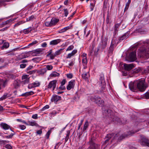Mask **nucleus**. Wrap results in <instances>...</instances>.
Instances as JSON below:
<instances>
[{"mask_svg": "<svg viewBox=\"0 0 149 149\" xmlns=\"http://www.w3.org/2000/svg\"><path fill=\"white\" fill-rule=\"evenodd\" d=\"M137 54L140 58L148 59L149 58V47L147 49L144 47H140L138 50Z\"/></svg>", "mask_w": 149, "mask_h": 149, "instance_id": "1", "label": "nucleus"}, {"mask_svg": "<svg viewBox=\"0 0 149 149\" xmlns=\"http://www.w3.org/2000/svg\"><path fill=\"white\" fill-rule=\"evenodd\" d=\"M145 81L142 80H138L135 81V84L137 85V89L140 91H144L146 89V87L144 84Z\"/></svg>", "mask_w": 149, "mask_h": 149, "instance_id": "2", "label": "nucleus"}, {"mask_svg": "<svg viewBox=\"0 0 149 149\" xmlns=\"http://www.w3.org/2000/svg\"><path fill=\"white\" fill-rule=\"evenodd\" d=\"M59 19L55 18H52L50 21H48L46 19L45 22L46 26L49 27L55 25L58 21Z\"/></svg>", "mask_w": 149, "mask_h": 149, "instance_id": "3", "label": "nucleus"}, {"mask_svg": "<svg viewBox=\"0 0 149 149\" xmlns=\"http://www.w3.org/2000/svg\"><path fill=\"white\" fill-rule=\"evenodd\" d=\"M131 133L130 132H128L127 133H125L123 134L121 136L118 137V134H116L114 136L113 138L114 139H117V141H120L123 139L125 138V137L128 136L131 134Z\"/></svg>", "mask_w": 149, "mask_h": 149, "instance_id": "4", "label": "nucleus"}, {"mask_svg": "<svg viewBox=\"0 0 149 149\" xmlns=\"http://www.w3.org/2000/svg\"><path fill=\"white\" fill-rule=\"evenodd\" d=\"M136 51H134L131 53L128 57V61L130 62H133L136 59Z\"/></svg>", "mask_w": 149, "mask_h": 149, "instance_id": "5", "label": "nucleus"}, {"mask_svg": "<svg viewBox=\"0 0 149 149\" xmlns=\"http://www.w3.org/2000/svg\"><path fill=\"white\" fill-rule=\"evenodd\" d=\"M57 80H54L50 81L47 86V89L52 88V91H54L56 87Z\"/></svg>", "mask_w": 149, "mask_h": 149, "instance_id": "6", "label": "nucleus"}, {"mask_svg": "<svg viewBox=\"0 0 149 149\" xmlns=\"http://www.w3.org/2000/svg\"><path fill=\"white\" fill-rule=\"evenodd\" d=\"M93 101L96 104H97L99 106L100 105H103L104 104L103 100L100 97H95L93 99Z\"/></svg>", "mask_w": 149, "mask_h": 149, "instance_id": "7", "label": "nucleus"}, {"mask_svg": "<svg viewBox=\"0 0 149 149\" xmlns=\"http://www.w3.org/2000/svg\"><path fill=\"white\" fill-rule=\"evenodd\" d=\"M129 87L131 91L135 92L137 89V85H136L135 83V81L134 82H130L129 84Z\"/></svg>", "mask_w": 149, "mask_h": 149, "instance_id": "8", "label": "nucleus"}, {"mask_svg": "<svg viewBox=\"0 0 149 149\" xmlns=\"http://www.w3.org/2000/svg\"><path fill=\"white\" fill-rule=\"evenodd\" d=\"M107 38L102 40V42L100 44V48L102 50H103L106 47L107 45Z\"/></svg>", "mask_w": 149, "mask_h": 149, "instance_id": "9", "label": "nucleus"}, {"mask_svg": "<svg viewBox=\"0 0 149 149\" xmlns=\"http://www.w3.org/2000/svg\"><path fill=\"white\" fill-rule=\"evenodd\" d=\"M43 49L40 48L37 49L32 52V55L33 56H38L42 52Z\"/></svg>", "mask_w": 149, "mask_h": 149, "instance_id": "10", "label": "nucleus"}, {"mask_svg": "<svg viewBox=\"0 0 149 149\" xmlns=\"http://www.w3.org/2000/svg\"><path fill=\"white\" fill-rule=\"evenodd\" d=\"M75 85V81L72 80L69 82L68 84L67 87V89L68 90H70L71 88H74Z\"/></svg>", "mask_w": 149, "mask_h": 149, "instance_id": "11", "label": "nucleus"}, {"mask_svg": "<svg viewBox=\"0 0 149 149\" xmlns=\"http://www.w3.org/2000/svg\"><path fill=\"white\" fill-rule=\"evenodd\" d=\"M83 73L82 74V77L83 79L86 80H88L90 77L88 71L86 72L85 70H83Z\"/></svg>", "mask_w": 149, "mask_h": 149, "instance_id": "12", "label": "nucleus"}, {"mask_svg": "<svg viewBox=\"0 0 149 149\" xmlns=\"http://www.w3.org/2000/svg\"><path fill=\"white\" fill-rule=\"evenodd\" d=\"M125 69L127 71H129L134 67V66L132 64H127L125 63L124 65Z\"/></svg>", "mask_w": 149, "mask_h": 149, "instance_id": "13", "label": "nucleus"}, {"mask_svg": "<svg viewBox=\"0 0 149 149\" xmlns=\"http://www.w3.org/2000/svg\"><path fill=\"white\" fill-rule=\"evenodd\" d=\"M141 144L143 146H147L149 147V140L146 138H143L141 139Z\"/></svg>", "mask_w": 149, "mask_h": 149, "instance_id": "14", "label": "nucleus"}, {"mask_svg": "<svg viewBox=\"0 0 149 149\" xmlns=\"http://www.w3.org/2000/svg\"><path fill=\"white\" fill-rule=\"evenodd\" d=\"M89 149H97V145L91 139L88 142Z\"/></svg>", "mask_w": 149, "mask_h": 149, "instance_id": "15", "label": "nucleus"}, {"mask_svg": "<svg viewBox=\"0 0 149 149\" xmlns=\"http://www.w3.org/2000/svg\"><path fill=\"white\" fill-rule=\"evenodd\" d=\"M61 99V96L55 95L52 96L51 99V101L52 102H54V103H56L58 101Z\"/></svg>", "mask_w": 149, "mask_h": 149, "instance_id": "16", "label": "nucleus"}, {"mask_svg": "<svg viewBox=\"0 0 149 149\" xmlns=\"http://www.w3.org/2000/svg\"><path fill=\"white\" fill-rule=\"evenodd\" d=\"M61 41V40L60 39L53 40L50 42L49 44L50 45H56L60 42Z\"/></svg>", "mask_w": 149, "mask_h": 149, "instance_id": "17", "label": "nucleus"}, {"mask_svg": "<svg viewBox=\"0 0 149 149\" xmlns=\"http://www.w3.org/2000/svg\"><path fill=\"white\" fill-rule=\"evenodd\" d=\"M100 80L101 84L103 85V86L105 84V81L104 79V75L103 73H101L100 75Z\"/></svg>", "mask_w": 149, "mask_h": 149, "instance_id": "18", "label": "nucleus"}, {"mask_svg": "<svg viewBox=\"0 0 149 149\" xmlns=\"http://www.w3.org/2000/svg\"><path fill=\"white\" fill-rule=\"evenodd\" d=\"M0 126L3 129L5 130L8 129L10 127L9 125L4 123H1L0 124Z\"/></svg>", "mask_w": 149, "mask_h": 149, "instance_id": "19", "label": "nucleus"}, {"mask_svg": "<svg viewBox=\"0 0 149 149\" xmlns=\"http://www.w3.org/2000/svg\"><path fill=\"white\" fill-rule=\"evenodd\" d=\"M120 24L118 23L114 25V36H115L117 33L118 31L120 26Z\"/></svg>", "mask_w": 149, "mask_h": 149, "instance_id": "20", "label": "nucleus"}, {"mask_svg": "<svg viewBox=\"0 0 149 149\" xmlns=\"http://www.w3.org/2000/svg\"><path fill=\"white\" fill-rule=\"evenodd\" d=\"M34 93L32 91L26 92L25 93H23L21 95V96L23 97H27L29 95H31L34 94Z\"/></svg>", "mask_w": 149, "mask_h": 149, "instance_id": "21", "label": "nucleus"}, {"mask_svg": "<svg viewBox=\"0 0 149 149\" xmlns=\"http://www.w3.org/2000/svg\"><path fill=\"white\" fill-rule=\"evenodd\" d=\"M91 2L90 3V7L91 11H92L93 10L94 7L95 6L96 1L95 0H91Z\"/></svg>", "mask_w": 149, "mask_h": 149, "instance_id": "22", "label": "nucleus"}, {"mask_svg": "<svg viewBox=\"0 0 149 149\" xmlns=\"http://www.w3.org/2000/svg\"><path fill=\"white\" fill-rule=\"evenodd\" d=\"M113 134H108L104 138L105 141L104 143H106L109 141V140L113 136Z\"/></svg>", "mask_w": 149, "mask_h": 149, "instance_id": "23", "label": "nucleus"}, {"mask_svg": "<svg viewBox=\"0 0 149 149\" xmlns=\"http://www.w3.org/2000/svg\"><path fill=\"white\" fill-rule=\"evenodd\" d=\"M128 36L129 34L127 33H125L122 36L119 37L118 39L119 41L121 42V41L123 40L124 39H126L128 37Z\"/></svg>", "mask_w": 149, "mask_h": 149, "instance_id": "24", "label": "nucleus"}, {"mask_svg": "<svg viewBox=\"0 0 149 149\" xmlns=\"http://www.w3.org/2000/svg\"><path fill=\"white\" fill-rule=\"evenodd\" d=\"M77 52V50H74L71 52V53L69 54L67 56L66 58H70L72 56H73Z\"/></svg>", "mask_w": 149, "mask_h": 149, "instance_id": "25", "label": "nucleus"}, {"mask_svg": "<svg viewBox=\"0 0 149 149\" xmlns=\"http://www.w3.org/2000/svg\"><path fill=\"white\" fill-rule=\"evenodd\" d=\"M13 85L15 88H18L20 86V81L19 80H15L13 83Z\"/></svg>", "mask_w": 149, "mask_h": 149, "instance_id": "26", "label": "nucleus"}, {"mask_svg": "<svg viewBox=\"0 0 149 149\" xmlns=\"http://www.w3.org/2000/svg\"><path fill=\"white\" fill-rule=\"evenodd\" d=\"M32 30L31 27H29L26 29H24L23 30V32L25 34H28Z\"/></svg>", "mask_w": 149, "mask_h": 149, "instance_id": "27", "label": "nucleus"}, {"mask_svg": "<svg viewBox=\"0 0 149 149\" xmlns=\"http://www.w3.org/2000/svg\"><path fill=\"white\" fill-rule=\"evenodd\" d=\"M28 125H30L32 126H36L38 127V124L36 123L35 121H28Z\"/></svg>", "mask_w": 149, "mask_h": 149, "instance_id": "28", "label": "nucleus"}, {"mask_svg": "<svg viewBox=\"0 0 149 149\" xmlns=\"http://www.w3.org/2000/svg\"><path fill=\"white\" fill-rule=\"evenodd\" d=\"M9 46V44L8 42H5L3 43L2 46L1 47V49L2 50L4 48L7 49Z\"/></svg>", "mask_w": 149, "mask_h": 149, "instance_id": "29", "label": "nucleus"}, {"mask_svg": "<svg viewBox=\"0 0 149 149\" xmlns=\"http://www.w3.org/2000/svg\"><path fill=\"white\" fill-rule=\"evenodd\" d=\"M10 95H8V93H5L0 98V100H3L5 99L6 98L10 97Z\"/></svg>", "mask_w": 149, "mask_h": 149, "instance_id": "30", "label": "nucleus"}, {"mask_svg": "<svg viewBox=\"0 0 149 149\" xmlns=\"http://www.w3.org/2000/svg\"><path fill=\"white\" fill-rule=\"evenodd\" d=\"M60 76V74L56 72H53L50 74V76L51 77H59Z\"/></svg>", "mask_w": 149, "mask_h": 149, "instance_id": "31", "label": "nucleus"}, {"mask_svg": "<svg viewBox=\"0 0 149 149\" xmlns=\"http://www.w3.org/2000/svg\"><path fill=\"white\" fill-rule=\"evenodd\" d=\"M113 49L109 47L108 52V56H111L113 54Z\"/></svg>", "mask_w": 149, "mask_h": 149, "instance_id": "32", "label": "nucleus"}, {"mask_svg": "<svg viewBox=\"0 0 149 149\" xmlns=\"http://www.w3.org/2000/svg\"><path fill=\"white\" fill-rule=\"evenodd\" d=\"M70 133V132L69 130L67 131L65 139V142H66L68 141L69 138Z\"/></svg>", "mask_w": 149, "mask_h": 149, "instance_id": "33", "label": "nucleus"}, {"mask_svg": "<svg viewBox=\"0 0 149 149\" xmlns=\"http://www.w3.org/2000/svg\"><path fill=\"white\" fill-rule=\"evenodd\" d=\"M10 22V21L8 20L3 22L2 23L0 24V27H3L6 24H8Z\"/></svg>", "mask_w": 149, "mask_h": 149, "instance_id": "34", "label": "nucleus"}, {"mask_svg": "<svg viewBox=\"0 0 149 149\" xmlns=\"http://www.w3.org/2000/svg\"><path fill=\"white\" fill-rule=\"evenodd\" d=\"M105 113L108 117H109L111 115L112 113L110 109H107L105 110Z\"/></svg>", "mask_w": 149, "mask_h": 149, "instance_id": "35", "label": "nucleus"}, {"mask_svg": "<svg viewBox=\"0 0 149 149\" xmlns=\"http://www.w3.org/2000/svg\"><path fill=\"white\" fill-rule=\"evenodd\" d=\"M64 49H60L59 50L56 51L55 53V55L57 56L60 54L62 52V51Z\"/></svg>", "mask_w": 149, "mask_h": 149, "instance_id": "36", "label": "nucleus"}, {"mask_svg": "<svg viewBox=\"0 0 149 149\" xmlns=\"http://www.w3.org/2000/svg\"><path fill=\"white\" fill-rule=\"evenodd\" d=\"M88 121L87 120L85 122L83 130L84 131L86 130V129L88 128Z\"/></svg>", "mask_w": 149, "mask_h": 149, "instance_id": "37", "label": "nucleus"}, {"mask_svg": "<svg viewBox=\"0 0 149 149\" xmlns=\"http://www.w3.org/2000/svg\"><path fill=\"white\" fill-rule=\"evenodd\" d=\"M130 2L131 0H128L127 1V3L126 4V6L124 9V11H126L128 9L129 7Z\"/></svg>", "mask_w": 149, "mask_h": 149, "instance_id": "38", "label": "nucleus"}, {"mask_svg": "<svg viewBox=\"0 0 149 149\" xmlns=\"http://www.w3.org/2000/svg\"><path fill=\"white\" fill-rule=\"evenodd\" d=\"M87 57L83 58L82 60V63L83 65H86L87 64Z\"/></svg>", "mask_w": 149, "mask_h": 149, "instance_id": "39", "label": "nucleus"}, {"mask_svg": "<svg viewBox=\"0 0 149 149\" xmlns=\"http://www.w3.org/2000/svg\"><path fill=\"white\" fill-rule=\"evenodd\" d=\"M142 70L141 68H137L135 69L134 70V72L135 73L139 72H141Z\"/></svg>", "mask_w": 149, "mask_h": 149, "instance_id": "40", "label": "nucleus"}, {"mask_svg": "<svg viewBox=\"0 0 149 149\" xmlns=\"http://www.w3.org/2000/svg\"><path fill=\"white\" fill-rule=\"evenodd\" d=\"M33 84L35 87L39 86L40 84V83L37 81H36L35 82L33 83Z\"/></svg>", "mask_w": 149, "mask_h": 149, "instance_id": "41", "label": "nucleus"}, {"mask_svg": "<svg viewBox=\"0 0 149 149\" xmlns=\"http://www.w3.org/2000/svg\"><path fill=\"white\" fill-rule=\"evenodd\" d=\"M115 44V41L112 40L109 48L113 49Z\"/></svg>", "mask_w": 149, "mask_h": 149, "instance_id": "42", "label": "nucleus"}, {"mask_svg": "<svg viewBox=\"0 0 149 149\" xmlns=\"http://www.w3.org/2000/svg\"><path fill=\"white\" fill-rule=\"evenodd\" d=\"M51 131H51V130H50L47 133L45 136H46L47 139H49V135L51 132Z\"/></svg>", "mask_w": 149, "mask_h": 149, "instance_id": "43", "label": "nucleus"}, {"mask_svg": "<svg viewBox=\"0 0 149 149\" xmlns=\"http://www.w3.org/2000/svg\"><path fill=\"white\" fill-rule=\"evenodd\" d=\"M34 18V16L33 15H31V16L29 17V18H26L27 21H32L33 20Z\"/></svg>", "mask_w": 149, "mask_h": 149, "instance_id": "44", "label": "nucleus"}, {"mask_svg": "<svg viewBox=\"0 0 149 149\" xmlns=\"http://www.w3.org/2000/svg\"><path fill=\"white\" fill-rule=\"evenodd\" d=\"M61 86V85L60 86H59L58 88V87H57L56 89L58 90L59 89L64 90L66 89L65 87V86Z\"/></svg>", "mask_w": 149, "mask_h": 149, "instance_id": "45", "label": "nucleus"}, {"mask_svg": "<svg viewBox=\"0 0 149 149\" xmlns=\"http://www.w3.org/2000/svg\"><path fill=\"white\" fill-rule=\"evenodd\" d=\"M4 147L7 149H13L12 146L9 144H7L4 146Z\"/></svg>", "mask_w": 149, "mask_h": 149, "instance_id": "46", "label": "nucleus"}, {"mask_svg": "<svg viewBox=\"0 0 149 149\" xmlns=\"http://www.w3.org/2000/svg\"><path fill=\"white\" fill-rule=\"evenodd\" d=\"M74 46L73 45H71L69 46L67 49L66 51H70L72 50L74 48Z\"/></svg>", "mask_w": 149, "mask_h": 149, "instance_id": "47", "label": "nucleus"}, {"mask_svg": "<svg viewBox=\"0 0 149 149\" xmlns=\"http://www.w3.org/2000/svg\"><path fill=\"white\" fill-rule=\"evenodd\" d=\"M34 87H35L34 86L33 83L29 84L28 86V88L29 89H31Z\"/></svg>", "mask_w": 149, "mask_h": 149, "instance_id": "48", "label": "nucleus"}, {"mask_svg": "<svg viewBox=\"0 0 149 149\" xmlns=\"http://www.w3.org/2000/svg\"><path fill=\"white\" fill-rule=\"evenodd\" d=\"M29 79V75H23L22 77V79L23 80L24 79Z\"/></svg>", "mask_w": 149, "mask_h": 149, "instance_id": "49", "label": "nucleus"}, {"mask_svg": "<svg viewBox=\"0 0 149 149\" xmlns=\"http://www.w3.org/2000/svg\"><path fill=\"white\" fill-rule=\"evenodd\" d=\"M38 42V41L37 40H34L31 43H30L29 45L30 46H32L33 45H34L36 44H37Z\"/></svg>", "mask_w": 149, "mask_h": 149, "instance_id": "50", "label": "nucleus"}, {"mask_svg": "<svg viewBox=\"0 0 149 149\" xmlns=\"http://www.w3.org/2000/svg\"><path fill=\"white\" fill-rule=\"evenodd\" d=\"M144 96L146 99H149V92H146L145 93Z\"/></svg>", "mask_w": 149, "mask_h": 149, "instance_id": "51", "label": "nucleus"}, {"mask_svg": "<svg viewBox=\"0 0 149 149\" xmlns=\"http://www.w3.org/2000/svg\"><path fill=\"white\" fill-rule=\"evenodd\" d=\"M36 70H34L31 71H29L27 72V73L30 74H34L36 73Z\"/></svg>", "mask_w": 149, "mask_h": 149, "instance_id": "52", "label": "nucleus"}, {"mask_svg": "<svg viewBox=\"0 0 149 149\" xmlns=\"http://www.w3.org/2000/svg\"><path fill=\"white\" fill-rule=\"evenodd\" d=\"M46 68L48 70H52L53 68V66L51 65H48L46 66Z\"/></svg>", "mask_w": 149, "mask_h": 149, "instance_id": "53", "label": "nucleus"}, {"mask_svg": "<svg viewBox=\"0 0 149 149\" xmlns=\"http://www.w3.org/2000/svg\"><path fill=\"white\" fill-rule=\"evenodd\" d=\"M66 76L68 78L71 79L73 77V75L72 74L70 73L67 74Z\"/></svg>", "mask_w": 149, "mask_h": 149, "instance_id": "54", "label": "nucleus"}, {"mask_svg": "<svg viewBox=\"0 0 149 149\" xmlns=\"http://www.w3.org/2000/svg\"><path fill=\"white\" fill-rule=\"evenodd\" d=\"M47 71V70L45 68L42 69L41 70V74H44Z\"/></svg>", "mask_w": 149, "mask_h": 149, "instance_id": "55", "label": "nucleus"}, {"mask_svg": "<svg viewBox=\"0 0 149 149\" xmlns=\"http://www.w3.org/2000/svg\"><path fill=\"white\" fill-rule=\"evenodd\" d=\"M66 82V79H63L61 83V85L63 86L65 84Z\"/></svg>", "mask_w": 149, "mask_h": 149, "instance_id": "56", "label": "nucleus"}, {"mask_svg": "<svg viewBox=\"0 0 149 149\" xmlns=\"http://www.w3.org/2000/svg\"><path fill=\"white\" fill-rule=\"evenodd\" d=\"M29 79H24L23 81V82L24 84H27L29 83Z\"/></svg>", "mask_w": 149, "mask_h": 149, "instance_id": "57", "label": "nucleus"}, {"mask_svg": "<svg viewBox=\"0 0 149 149\" xmlns=\"http://www.w3.org/2000/svg\"><path fill=\"white\" fill-rule=\"evenodd\" d=\"M36 134L38 135H41L42 133V130H38L36 132Z\"/></svg>", "mask_w": 149, "mask_h": 149, "instance_id": "58", "label": "nucleus"}, {"mask_svg": "<svg viewBox=\"0 0 149 149\" xmlns=\"http://www.w3.org/2000/svg\"><path fill=\"white\" fill-rule=\"evenodd\" d=\"M109 12H108V14H107V19L106 20V23L107 24H108L109 23Z\"/></svg>", "mask_w": 149, "mask_h": 149, "instance_id": "59", "label": "nucleus"}, {"mask_svg": "<svg viewBox=\"0 0 149 149\" xmlns=\"http://www.w3.org/2000/svg\"><path fill=\"white\" fill-rule=\"evenodd\" d=\"M13 134H11L9 135L5 136V137L8 139L11 138L13 136Z\"/></svg>", "mask_w": 149, "mask_h": 149, "instance_id": "60", "label": "nucleus"}, {"mask_svg": "<svg viewBox=\"0 0 149 149\" xmlns=\"http://www.w3.org/2000/svg\"><path fill=\"white\" fill-rule=\"evenodd\" d=\"M64 15L65 17H67L68 14V11L67 9H64Z\"/></svg>", "mask_w": 149, "mask_h": 149, "instance_id": "61", "label": "nucleus"}, {"mask_svg": "<svg viewBox=\"0 0 149 149\" xmlns=\"http://www.w3.org/2000/svg\"><path fill=\"white\" fill-rule=\"evenodd\" d=\"M19 128L22 130H24L26 128V126L24 125H19Z\"/></svg>", "mask_w": 149, "mask_h": 149, "instance_id": "62", "label": "nucleus"}, {"mask_svg": "<svg viewBox=\"0 0 149 149\" xmlns=\"http://www.w3.org/2000/svg\"><path fill=\"white\" fill-rule=\"evenodd\" d=\"M32 118L34 119H37L38 118V114H35L32 115Z\"/></svg>", "mask_w": 149, "mask_h": 149, "instance_id": "63", "label": "nucleus"}, {"mask_svg": "<svg viewBox=\"0 0 149 149\" xmlns=\"http://www.w3.org/2000/svg\"><path fill=\"white\" fill-rule=\"evenodd\" d=\"M26 65L24 64H22L20 65V68H24L26 66Z\"/></svg>", "mask_w": 149, "mask_h": 149, "instance_id": "64", "label": "nucleus"}]
</instances>
